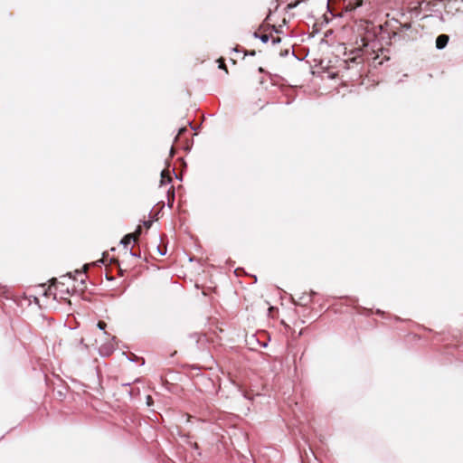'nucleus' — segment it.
<instances>
[{"instance_id": "nucleus-13", "label": "nucleus", "mask_w": 463, "mask_h": 463, "mask_svg": "<svg viewBox=\"0 0 463 463\" xmlns=\"http://www.w3.org/2000/svg\"><path fill=\"white\" fill-rule=\"evenodd\" d=\"M219 61H220V65H219V67H220V68H222V69H223V70H225V71H226V72H227L228 71H227L226 65H225V63H224V61H223L222 59H221V60H219Z\"/></svg>"}, {"instance_id": "nucleus-7", "label": "nucleus", "mask_w": 463, "mask_h": 463, "mask_svg": "<svg viewBox=\"0 0 463 463\" xmlns=\"http://www.w3.org/2000/svg\"><path fill=\"white\" fill-rule=\"evenodd\" d=\"M255 36L260 38L263 43H268L270 40V32L269 33L256 32Z\"/></svg>"}, {"instance_id": "nucleus-15", "label": "nucleus", "mask_w": 463, "mask_h": 463, "mask_svg": "<svg viewBox=\"0 0 463 463\" xmlns=\"http://www.w3.org/2000/svg\"><path fill=\"white\" fill-rule=\"evenodd\" d=\"M300 1L301 0H296L295 3L289 4L288 6L289 7H295V6H297L300 3Z\"/></svg>"}, {"instance_id": "nucleus-10", "label": "nucleus", "mask_w": 463, "mask_h": 463, "mask_svg": "<svg viewBox=\"0 0 463 463\" xmlns=\"http://www.w3.org/2000/svg\"><path fill=\"white\" fill-rule=\"evenodd\" d=\"M167 194H168V197H170V196H171V198H172V202H174V198H175V191H174V187H173V186H171V187L169 188V190L167 191Z\"/></svg>"}, {"instance_id": "nucleus-14", "label": "nucleus", "mask_w": 463, "mask_h": 463, "mask_svg": "<svg viewBox=\"0 0 463 463\" xmlns=\"http://www.w3.org/2000/svg\"><path fill=\"white\" fill-rule=\"evenodd\" d=\"M146 403L149 406L153 403V399L150 395L146 396Z\"/></svg>"}, {"instance_id": "nucleus-5", "label": "nucleus", "mask_w": 463, "mask_h": 463, "mask_svg": "<svg viewBox=\"0 0 463 463\" xmlns=\"http://www.w3.org/2000/svg\"><path fill=\"white\" fill-rule=\"evenodd\" d=\"M432 3L431 1L422 0L419 3V9L422 12L432 11Z\"/></svg>"}, {"instance_id": "nucleus-12", "label": "nucleus", "mask_w": 463, "mask_h": 463, "mask_svg": "<svg viewBox=\"0 0 463 463\" xmlns=\"http://www.w3.org/2000/svg\"><path fill=\"white\" fill-rule=\"evenodd\" d=\"M186 130H187V129H186V128H185V127L181 128L179 129V131H178V134H177V136H176V138H178V137H179L180 136H182L184 132H186Z\"/></svg>"}, {"instance_id": "nucleus-6", "label": "nucleus", "mask_w": 463, "mask_h": 463, "mask_svg": "<svg viewBox=\"0 0 463 463\" xmlns=\"http://www.w3.org/2000/svg\"><path fill=\"white\" fill-rule=\"evenodd\" d=\"M172 177L170 175L169 170H163L161 173V184L171 183Z\"/></svg>"}, {"instance_id": "nucleus-3", "label": "nucleus", "mask_w": 463, "mask_h": 463, "mask_svg": "<svg viewBox=\"0 0 463 463\" xmlns=\"http://www.w3.org/2000/svg\"><path fill=\"white\" fill-rule=\"evenodd\" d=\"M449 40V35L447 34H440L436 38V48L442 49L444 48Z\"/></svg>"}, {"instance_id": "nucleus-11", "label": "nucleus", "mask_w": 463, "mask_h": 463, "mask_svg": "<svg viewBox=\"0 0 463 463\" xmlns=\"http://www.w3.org/2000/svg\"><path fill=\"white\" fill-rule=\"evenodd\" d=\"M107 326V324L104 321H99L98 322V327L101 330H104Z\"/></svg>"}, {"instance_id": "nucleus-8", "label": "nucleus", "mask_w": 463, "mask_h": 463, "mask_svg": "<svg viewBox=\"0 0 463 463\" xmlns=\"http://www.w3.org/2000/svg\"><path fill=\"white\" fill-rule=\"evenodd\" d=\"M311 301L310 296H303L298 299V304L301 306H307Z\"/></svg>"}, {"instance_id": "nucleus-9", "label": "nucleus", "mask_w": 463, "mask_h": 463, "mask_svg": "<svg viewBox=\"0 0 463 463\" xmlns=\"http://www.w3.org/2000/svg\"><path fill=\"white\" fill-rule=\"evenodd\" d=\"M273 31L274 29L272 28V30L270 31V40L272 41V43L275 44L280 42V37L278 35H274Z\"/></svg>"}, {"instance_id": "nucleus-4", "label": "nucleus", "mask_w": 463, "mask_h": 463, "mask_svg": "<svg viewBox=\"0 0 463 463\" xmlns=\"http://www.w3.org/2000/svg\"><path fill=\"white\" fill-rule=\"evenodd\" d=\"M345 10L346 11H354L357 7L363 5V0H348L345 1Z\"/></svg>"}, {"instance_id": "nucleus-1", "label": "nucleus", "mask_w": 463, "mask_h": 463, "mask_svg": "<svg viewBox=\"0 0 463 463\" xmlns=\"http://www.w3.org/2000/svg\"><path fill=\"white\" fill-rule=\"evenodd\" d=\"M141 234V227L138 226L137 231L134 233H128L123 237L121 240V243L124 245H128L132 241H137L139 235Z\"/></svg>"}, {"instance_id": "nucleus-2", "label": "nucleus", "mask_w": 463, "mask_h": 463, "mask_svg": "<svg viewBox=\"0 0 463 463\" xmlns=\"http://www.w3.org/2000/svg\"><path fill=\"white\" fill-rule=\"evenodd\" d=\"M56 289H57V279L55 278H53L51 279V285L49 286L48 289L45 291V295L46 296L52 295L53 298L56 299L57 298Z\"/></svg>"}]
</instances>
